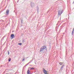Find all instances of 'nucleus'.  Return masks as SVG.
I'll use <instances>...</instances> for the list:
<instances>
[{
    "label": "nucleus",
    "mask_w": 74,
    "mask_h": 74,
    "mask_svg": "<svg viewBox=\"0 0 74 74\" xmlns=\"http://www.w3.org/2000/svg\"><path fill=\"white\" fill-rule=\"evenodd\" d=\"M64 67V65H63V66H62V67H61V69H63V67Z\"/></svg>",
    "instance_id": "12"
},
{
    "label": "nucleus",
    "mask_w": 74,
    "mask_h": 74,
    "mask_svg": "<svg viewBox=\"0 0 74 74\" xmlns=\"http://www.w3.org/2000/svg\"><path fill=\"white\" fill-rule=\"evenodd\" d=\"M45 48H47V46H42L41 49H40V52H41V51H44Z\"/></svg>",
    "instance_id": "1"
},
{
    "label": "nucleus",
    "mask_w": 74,
    "mask_h": 74,
    "mask_svg": "<svg viewBox=\"0 0 74 74\" xmlns=\"http://www.w3.org/2000/svg\"><path fill=\"white\" fill-rule=\"evenodd\" d=\"M15 35H14V34H11L10 35V37L12 38V39L13 38H14L15 37H14Z\"/></svg>",
    "instance_id": "4"
},
{
    "label": "nucleus",
    "mask_w": 74,
    "mask_h": 74,
    "mask_svg": "<svg viewBox=\"0 0 74 74\" xmlns=\"http://www.w3.org/2000/svg\"><path fill=\"white\" fill-rule=\"evenodd\" d=\"M6 13L7 15H8V14H9V10L8 9L6 11Z\"/></svg>",
    "instance_id": "5"
},
{
    "label": "nucleus",
    "mask_w": 74,
    "mask_h": 74,
    "mask_svg": "<svg viewBox=\"0 0 74 74\" xmlns=\"http://www.w3.org/2000/svg\"><path fill=\"white\" fill-rule=\"evenodd\" d=\"M29 73H30V71H29V70H28L27 71V74H29Z\"/></svg>",
    "instance_id": "8"
},
{
    "label": "nucleus",
    "mask_w": 74,
    "mask_h": 74,
    "mask_svg": "<svg viewBox=\"0 0 74 74\" xmlns=\"http://www.w3.org/2000/svg\"><path fill=\"white\" fill-rule=\"evenodd\" d=\"M63 63V62H60L59 63V64H60V65L62 66V64Z\"/></svg>",
    "instance_id": "7"
},
{
    "label": "nucleus",
    "mask_w": 74,
    "mask_h": 74,
    "mask_svg": "<svg viewBox=\"0 0 74 74\" xmlns=\"http://www.w3.org/2000/svg\"><path fill=\"white\" fill-rule=\"evenodd\" d=\"M18 44L21 45H22V43H18Z\"/></svg>",
    "instance_id": "11"
},
{
    "label": "nucleus",
    "mask_w": 74,
    "mask_h": 74,
    "mask_svg": "<svg viewBox=\"0 0 74 74\" xmlns=\"http://www.w3.org/2000/svg\"><path fill=\"white\" fill-rule=\"evenodd\" d=\"M25 60V58H24V59L23 60V61H24Z\"/></svg>",
    "instance_id": "13"
},
{
    "label": "nucleus",
    "mask_w": 74,
    "mask_h": 74,
    "mask_svg": "<svg viewBox=\"0 0 74 74\" xmlns=\"http://www.w3.org/2000/svg\"><path fill=\"white\" fill-rule=\"evenodd\" d=\"M8 55H10V53H9V51H8Z\"/></svg>",
    "instance_id": "14"
},
{
    "label": "nucleus",
    "mask_w": 74,
    "mask_h": 74,
    "mask_svg": "<svg viewBox=\"0 0 74 74\" xmlns=\"http://www.w3.org/2000/svg\"><path fill=\"white\" fill-rule=\"evenodd\" d=\"M74 29L73 28V30L72 32V35H73V33H74Z\"/></svg>",
    "instance_id": "6"
},
{
    "label": "nucleus",
    "mask_w": 74,
    "mask_h": 74,
    "mask_svg": "<svg viewBox=\"0 0 74 74\" xmlns=\"http://www.w3.org/2000/svg\"><path fill=\"white\" fill-rule=\"evenodd\" d=\"M34 68H30V69L31 70H33V69H34Z\"/></svg>",
    "instance_id": "10"
},
{
    "label": "nucleus",
    "mask_w": 74,
    "mask_h": 74,
    "mask_svg": "<svg viewBox=\"0 0 74 74\" xmlns=\"http://www.w3.org/2000/svg\"><path fill=\"white\" fill-rule=\"evenodd\" d=\"M8 61L9 62H10V61H11V58H9V59H8Z\"/></svg>",
    "instance_id": "9"
},
{
    "label": "nucleus",
    "mask_w": 74,
    "mask_h": 74,
    "mask_svg": "<svg viewBox=\"0 0 74 74\" xmlns=\"http://www.w3.org/2000/svg\"><path fill=\"white\" fill-rule=\"evenodd\" d=\"M43 71L45 74H48V71H46V70H45L44 68L43 69Z\"/></svg>",
    "instance_id": "2"
},
{
    "label": "nucleus",
    "mask_w": 74,
    "mask_h": 74,
    "mask_svg": "<svg viewBox=\"0 0 74 74\" xmlns=\"http://www.w3.org/2000/svg\"><path fill=\"white\" fill-rule=\"evenodd\" d=\"M62 12H63V11L62 10H59L58 11V15H61V14H62Z\"/></svg>",
    "instance_id": "3"
}]
</instances>
